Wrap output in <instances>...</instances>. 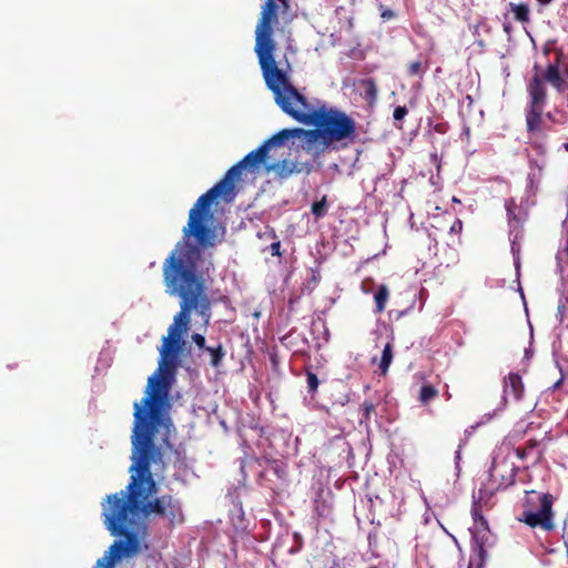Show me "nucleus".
Instances as JSON below:
<instances>
[{"instance_id":"0eeeda50","label":"nucleus","mask_w":568,"mask_h":568,"mask_svg":"<svg viewBox=\"0 0 568 568\" xmlns=\"http://www.w3.org/2000/svg\"><path fill=\"white\" fill-rule=\"evenodd\" d=\"M320 110L308 104L305 98L292 85L286 83V113L304 124H313L318 120Z\"/></svg>"},{"instance_id":"6ab92c4d","label":"nucleus","mask_w":568,"mask_h":568,"mask_svg":"<svg viewBox=\"0 0 568 568\" xmlns=\"http://www.w3.org/2000/svg\"><path fill=\"white\" fill-rule=\"evenodd\" d=\"M266 474H273L278 478H282L281 465L277 462H272L266 468Z\"/></svg>"},{"instance_id":"7ed1b4c3","label":"nucleus","mask_w":568,"mask_h":568,"mask_svg":"<svg viewBox=\"0 0 568 568\" xmlns=\"http://www.w3.org/2000/svg\"><path fill=\"white\" fill-rule=\"evenodd\" d=\"M284 146V129L277 131L272 138L256 150L246 154L240 162L230 168L221 181L213 187L202 194L189 212L187 224L183 227V239L179 241L173 253L180 243H186L191 247H195L200 253L199 266L207 276L209 268L204 270V260L202 250L214 247L221 242L216 234V229L211 226L209 222L213 219L211 212L212 203L222 199L230 203L236 196V184L241 180L243 170L254 172L262 168L266 173L277 172L284 168V160H281V149Z\"/></svg>"},{"instance_id":"2eb2a0df","label":"nucleus","mask_w":568,"mask_h":568,"mask_svg":"<svg viewBox=\"0 0 568 568\" xmlns=\"http://www.w3.org/2000/svg\"><path fill=\"white\" fill-rule=\"evenodd\" d=\"M540 113H541L540 106L532 108L531 113L527 118V126H528L529 131H537V130H539Z\"/></svg>"},{"instance_id":"a211bd4d","label":"nucleus","mask_w":568,"mask_h":568,"mask_svg":"<svg viewBox=\"0 0 568 568\" xmlns=\"http://www.w3.org/2000/svg\"><path fill=\"white\" fill-rule=\"evenodd\" d=\"M118 560H113L112 557L104 552L103 557L99 558L93 568H114Z\"/></svg>"},{"instance_id":"4be33fe9","label":"nucleus","mask_w":568,"mask_h":568,"mask_svg":"<svg viewBox=\"0 0 568 568\" xmlns=\"http://www.w3.org/2000/svg\"><path fill=\"white\" fill-rule=\"evenodd\" d=\"M407 114V109L405 106H397L395 110H394V119L399 121V120H403Z\"/></svg>"},{"instance_id":"4468645a","label":"nucleus","mask_w":568,"mask_h":568,"mask_svg":"<svg viewBox=\"0 0 568 568\" xmlns=\"http://www.w3.org/2000/svg\"><path fill=\"white\" fill-rule=\"evenodd\" d=\"M393 359V352L390 344H386L383 351V355L379 362L382 374L385 375Z\"/></svg>"},{"instance_id":"f3484780","label":"nucleus","mask_w":568,"mask_h":568,"mask_svg":"<svg viewBox=\"0 0 568 568\" xmlns=\"http://www.w3.org/2000/svg\"><path fill=\"white\" fill-rule=\"evenodd\" d=\"M438 392L430 385H424L419 393V399L423 404L428 403L430 399L437 396Z\"/></svg>"},{"instance_id":"393cba45","label":"nucleus","mask_w":568,"mask_h":568,"mask_svg":"<svg viewBox=\"0 0 568 568\" xmlns=\"http://www.w3.org/2000/svg\"><path fill=\"white\" fill-rule=\"evenodd\" d=\"M280 248H281V242H274L271 244V250H272V254L273 255H281V252H280Z\"/></svg>"},{"instance_id":"bb28decb","label":"nucleus","mask_w":568,"mask_h":568,"mask_svg":"<svg viewBox=\"0 0 568 568\" xmlns=\"http://www.w3.org/2000/svg\"><path fill=\"white\" fill-rule=\"evenodd\" d=\"M271 362H272V365H273V368L275 371H280V358L277 357V355H272L271 356Z\"/></svg>"},{"instance_id":"ddd939ff","label":"nucleus","mask_w":568,"mask_h":568,"mask_svg":"<svg viewBox=\"0 0 568 568\" xmlns=\"http://www.w3.org/2000/svg\"><path fill=\"white\" fill-rule=\"evenodd\" d=\"M389 292L386 285L379 286L377 293L375 294V302L377 312L382 313L385 310L386 302L388 300Z\"/></svg>"},{"instance_id":"412c9836","label":"nucleus","mask_w":568,"mask_h":568,"mask_svg":"<svg viewBox=\"0 0 568 568\" xmlns=\"http://www.w3.org/2000/svg\"><path fill=\"white\" fill-rule=\"evenodd\" d=\"M192 341L196 344V346L200 348V349H203L205 351V337L202 335V334H199V333H194L192 335Z\"/></svg>"},{"instance_id":"6e6552de","label":"nucleus","mask_w":568,"mask_h":568,"mask_svg":"<svg viewBox=\"0 0 568 568\" xmlns=\"http://www.w3.org/2000/svg\"><path fill=\"white\" fill-rule=\"evenodd\" d=\"M298 139L300 144L307 151L320 153L333 144V140L326 128L320 126L317 130L286 129V140Z\"/></svg>"},{"instance_id":"5701e85b","label":"nucleus","mask_w":568,"mask_h":568,"mask_svg":"<svg viewBox=\"0 0 568 568\" xmlns=\"http://www.w3.org/2000/svg\"><path fill=\"white\" fill-rule=\"evenodd\" d=\"M408 71L410 74H419L422 72V64L419 61H414L408 65Z\"/></svg>"},{"instance_id":"b1692460","label":"nucleus","mask_w":568,"mask_h":568,"mask_svg":"<svg viewBox=\"0 0 568 568\" xmlns=\"http://www.w3.org/2000/svg\"><path fill=\"white\" fill-rule=\"evenodd\" d=\"M307 384L310 389L315 390L318 386V379L314 374H308Z\"/></svg>"},{"instance_id":"dca6fc26","label":"nucleus","mask_w":568,"mask_h":568,"mask_svg":"<svg viewBox=\"0 0 568 568\" xmlns=\"http://www.w3.org/2000/svg\"><path fill=\"white\" fill-rule=\"evenodd\" d=\"M511 12L518 21L525 22L528 20L529 9L526 4H510Z\"/></svg>"},{"instance_id":"f03ea898","label":"nucleus","mask_w":568,"mask_h":568,"mask_svg":"<svg viewBox=\"0 0 568 568\" xmlns=\"http://www.w3.org/2000/svg\"><path fill=\"white\" fill-rule=\"evenodd\" d=\"M199 261L200 253L195 247L180 243L163 262V284L168 294L181 298L180 312L175 314L168 336L163 337L159 367L148 378L144 396L133 404V412L170 414L175 359L182 348V336L189 329L191 312L195 311L206 325L211 317V302L205 293L206 272L200 268Z\"/></svg>"},{"instance_id":"cd10ccee","label":"nucleus","mask_w":568,"mask_h":568,"mask_svg":"<svg viewBox=\"0 0 568 568\" xmlns=\"http://www.w3.org/2000/svg\"><path fill=\"white\" fill-rule=\"evenodd\" d=\"M565 146H566V149L568 150V144H566Z\"/></svg>"},{"instance_id":"9b49d317","label":"nucleus","mask_w":568,"mask_h":568,"mask_svg":"<svg viewBox=\"0 0 568 568\" xmlns=\"http://www.w3.org/2000/svg\"><path fill=\"white\" fill-rule=\"evenodd\" d=\"M524 385L521 378L516 374H510L505 382V393L519 398L523 394Z\"/></svg>"},{"instance_id":"9d476101","label":"nucleus","mask_w":568,"mask_h":568,"mask_svg":"<svg viewBox=\"0 0 568 568\" xmlns=\"http://www.w3.org/2000/svg\"><path fill=\"white\" fill-rule=\"evenodd\" d=\"M529 93L531 95L532 108H537L544 102L546 91L541 80L538 77H535L532 82L530 83Z\"/></svg>"},{"instance_id":"20e7f679","label":"nucleus","mask_w":568,"mask_h":568,"mask_svg":"<svg viewBox=\"0 0 568 568\" xmlns=\"http://www.w3.org/2000/svg\"><path fill=\"white\" fill-rule=\"evenodd\" d=\"M284 4V0H278ZM277 21V6L275 0H265L261 18L255 29L254 51L267 88L275 98H284V70L280 69L274 59L276 48L273 40V24Z\"/></svg>"},{"instance_id":"39448f33","label":"nucleus","mask_w":568,"mask_h":568,"mask_svg":"<svg viewBox=\"0 0 568 568\" xmlns=\"http://www.w3.org/2000/svg\"><path fill=\"white\" fill-rule=\"evenodd\" d=\"M527 495L526 509L520 520L530 527L539 526L545 530H551L554 528L552 497L536 491L527 493Z\"/></svg>"},{"instance_id":"423d86ee","label":"nucleus","mask_w":568,"mask_h":568,"mask_svg":"<svg viewBox=\"0 0 568 568\" xmlns=\"http://www.w3.org/2000/svg\"><path fill=\"white\" fill-rule=\"evenodd\" d=\"M315 125L326 128L333 141H342L353 136L355 124L352 119L341 112L320 110Z\"/></svg>"},{"instance_id":"aec40b11","label":"nucleus","mask_w":568,"mask_h":568,"mask_svg":"<svg viewBox=\"0 0 568 568\" xmlns=\"http://www.w3.org/2000/svg\"><path fill=\"white\" fill-rule=\"evenodd\" d=\"M325 207H326V202H325V199H323L322 201L320 202H316L312 205V212L313 214H315L316 216H321L324 214L325 212Z\"/></svg>"},{"instance_id":"a878e982","label":"nucleus","mask_w":568,"mask_h":568,"mask_svg":"<svg viewBox=\"0 0 568 568\" xmlns=\"http://www.w3.org/2000/svg\"><path fill=\"white\" fill-rule=\"evenodd\" d=\"M381 16L384 20H389L395 17L394 12L389 9H384Z\"/></svg>"},{"instance_id":"f8f14e48","label":"nucleus","mask_w":568,"mask_h":568,"mask_svg":"<svg viewBox=\"0 0 568 568\" xmlns=\"http://www.w3.org/2000/svg\"><path fill=\"white\" fill-rule=\"evenodd\" d=\"M205 352L210 354V364L213 367H219L222 363V359L225 355V352L221 344H219L216 347H205Z\"/></svg>"},{"instance_id":"f257e3e1","label":"nucleus","mask_w":568,"mask_h":568,"mask_svg":"<svg viewBox=\"0 0 568 568\" xmlns=\"http://www.w3.org/2000/svg\"><path fill=\"white\" fill-rule=\"evenodd\" d=\"M132 465L125 489L106 496L102 504V518L106 530L116 539L105 551L113 560L132 558L146 550L149 526L145 520L158 521L172 530L185 520L182 501L170 494L154 497L158 484L151 471V463L162 460L161 447L155 438L172 449L171 435L175 426L170 414L133 412Z\"/></svg>"},{"instance_id":"1a4fd4ad","label":"nucleus","mask_w":568,"mask_h":568,"mask_svg":"<svg viewBox=\"0 0 568 568\" xmlns=\"http://www.w3.org/2000/svg\"><path fill=\"white\" fill-rule=\"evenodd\" d=\"M545 79L555 87L558 92L564 93L566 89H568V85L564 81V79L559 74V69L555 64H549L547 67Z\"/></svg>"}]
</instances>
